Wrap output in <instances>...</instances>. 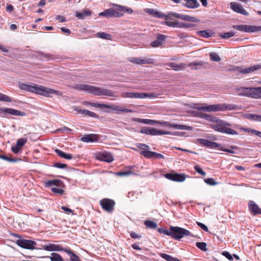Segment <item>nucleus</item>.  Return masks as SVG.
Masks as SVG:
<instances>
[{
  "instance_id": "nucleus-1",
  "label": "nucleus",
  "mask_w": 261,
  "mask_h": 261,
  "mask_svg": "<svg viewBox=\"0 0 261 261\" xmlns=\"http://www.w3.org/2000/svg\"><path fill=\"white\" fill-rule=\"evenodd\" d=\"M19 88L21 90L46 97H51L53 94H56L57 95H62V93L59 91L45 88L42 86L33 83H19Z\"/></svg>"
},
{
  "instance_id": "nucleus-2",
  "label": "nucleus",
  "mask_w": 261,
  "mask_h": 261,
  "mask_svg": "<svg viewBox=\"0 0 261 261\" xmlns=\"http://www.w3.org/2000/svg\"><path fill=\"white\" fill-rule=\"evenodd\" d=\"M191 108L200 111L207 112L231 111L238 109V106L236 105L226 103H219L211 105H207L204 103L201 107L198 106L197 104L194 103L191 106Z\"/></svg>"
},
{
  "instance_id": "nucleus-3",
  "label": "nucleus",
  "mask_w": 261,
  "mask_h": 261,
  "mask_svg": "<svg viewBox=\"0 0 261 261\" xmlns=\"http://www.w3.org/2000/svg\"><path fill=\"white\" fill-rule=\"evenodd\" d=\"M75 89L88 92L89 93L95 95L107 96L110 97H116V92L111 90L105 88H101L97 87L88 85L86 84H77L75 85Z\"/></svg>"
},
{
  "instance_id": "nucleus-4",
  "label": "nucleus",
  "mask_w": 261,
  "mask_h": 261,
  "mask_svg": "<svg viewBox=\"0 0 261 261\" xmlns=\"http://www.w3.org/2000/svg\"><path fill=\"white\" fill-rule=\"evenodd\" d=\"M210 122H213L211 127L217 132L232 135L238 134L237 131L227 127L230 125L229 123L216 117L214 116Z\"/></svg>"
},
{
  "instance_id": "nucleus-5",
  "label": "nucleus",
  "mask_w": 261,
  "mask_h": 261,
  "mask_svg": "<svg viewBox=\"0 0 261 261\" xmlns=\"http://www.w3.org/2000/svg\"><path fill=\"white\" fill-rule=\"evenodd\" d=\"M171 237L175 240H180L185 237L192 236L190 231L178 226H170Z\"/></svg>"
},
{
  "instance_id": "nucleus-6",
  "label": "nucleus",
  "mask_w": 261,
  "mask_h": 261,
  "mask_svg": "<svg viewBox=\"0 0 261 261\" xmlns=\"http://www.w3.org/2000/svg\"><path fill=\"white\" fill-rule=\"evenodd\" d=\"M207 63L202 62V61H198V62H191L190 64L188 65V66L191 67V66H195L194 68H192V69H198L197 66H203L204 67H206V65H207ZM168 66L172 68L173 70L176 71H179L181 70H183L187 66V65L186 64L184 63H180V64H176L175 63H170L168 64Z\"/></svg>"
},
{
  "instance_id": "nucleus-7",
  "label": "nucleus",
  "mask_w": 261,
  "mask_h": 261,
  "mask_svg": "<svg viewBox=\"0 0 261 261\" xmlns=\"http://www.w3.org/2000/svg\"><path fill=\"white\" fill-rule=\"evenodd\" d=\"M173 17L180 18L182 20L190 21V22H199V20L196 18L195 17H193L190 15H185L182 14H178L175 12H169L167 14L165 15L163 18L165 20L168 19H172Z\"/></svg>"
},
{
  "instance_id": "nucleus-8",
  "label": "nucleus",
  "mask_w": 261,
  "mask_h": 261,
  "mask_svg": "<svg viewBox=\"0 0 261 261\" xmlns=\"http://www.w3.org/2000/svg\"><path fill=\"white\" fill-rule=\"evenodd\" d=\"M123 97L131 98H145L155 97L153 93H143L139 92H123L121 94Z\"/></svg>"
},
{
  "instance_id": "nucleus-9",
  "label": "nucleus",
  "mask_w": 261,
  "mask_h": 261,
  "mask_svg": "<svg viewBox=\"0 0 261 261\" xmlns=\"http://www.w3.org/2000/svg\"><path fill=\"white\" fill-rule=\"evenodd\" d=\"M233 28L244 32H255L261 31V26L250 25H233Z\"/></svg>"
},
{
  "instance_id": "nucleus-10",
  "label": "nucleus",
  "mask_w": 261,
  "mask_h": 261,
  "mask_svg": "<svg viewBox=\"0 0 261 261\" xmlns=\"http://www.w3.org/2000/svg\"><path fill=\"white\" fill-rule=\"evenodd\" d=\"M100 204L105 211L112 213L114 211L115 202L112 199L105 198L100 201Z\"/></svg>"
},
{
  "instance_id": "nucleus-11",
  "label": "nucleus",
  "mask_w": 261,
  "mask_h": 261,
  "mask_svg": "<svg viewBox=\"0 0 261 261\" xmlns=\"http://www.w3.org/2000/svg\"><path fill=\"white\" fill-rule=\"evenodd\" d=\"M16 244L21 248L33 250L35 249L36 243L32 240L19 239L16 241Z\"/></svg>"
},
{
  "instance_id": "nucleus-12",
  "label": "nucleus",
  "mask_w": 261,
  "mask_h": 261,
  "mask_svg": "<svg viewBox=\"0 0 261 261\" xmlns=\"http://www.w3.org/2000/svg\"><path fill=\"white\" fill-rule=\"evenodd\" d=\"M165 177L172 181L182 182L186 179L187 175L183 173H166Z\"/></svg>"
},
{
  "instance_id": "nucleus-13",
  "label": "nucleus",
  "mask_w": 261,
  "mask_h": 261,
  "mask_svg": "<svg viewBox=\"0 0 261 261\" xmlns=\"http://www.w3.org/2000/svg\"><path fill=\"white\" fill-rule=\"evenodd\" d=\"M129 61L132 63L138 65L148 64L152 63V60L148 58H130Z\"/></svg>"
},
{
  "instance_id": "nucleus-14",
  "label": "nucleus",
  "mask_w": 261,
  "mask_h": 261,
  "mask_svg": "<svg viewBox=\"0 0 261 261\" xmlns=\"http://www.w3.org/2000/svg\"><path fill=\"white\" fill-rule=\"evenodd\" d=\"M197 141L201 145L211 148H218L220 149L221 145L215 142L211 141L204 139H198Z\"/></svg>"
},
{
  "instance_id": "nucleus-15",
  "label": "nucleus",
  "mask_w": 261,
  "mask_h": 261,
  "mask_svg": "<svg viewBox=\"0 0 261 261\" xmlns=\"http://www.w3.org/2000/svg\"><path fill=\"white\" fill-rule=\"evenodd\" d=\"M98 135L91 134L88 135H83L81 138V141L86 143H93L96 142L99 140Z\"/></svg>"
},
{
  "instance_id": "nucleus-16",
  "label": "nucleus",
  "mask_w": 261,
  "mask_h": 261,
  "mask_svg": "<svg viewBox=\"0 0 261 261\" xmlns=\"http://www.w3.org/2000/svg\"><path fill=\"white\" fill-rule=\"evenodd\" d=\"M230 8L234 12L247 16L248 13L243 8L241 4L236 2L230 3Z\"/></svg>"
},
{
  "instance_id": "nucleus-17",
  "label": "nucleus",
  "mask_w": 261,
  "mask_h": 261,
  "mask_svg": "<svg viewBox=\"0 0 261 261\" xmlns=\"http://www.w3.org/2000/svg\"><path fill=\"white\" fill-rule=\"evenodd\" d=\"M97 158L100 161L108 163H110L114 161L113 155L109 152H105L99 153Z\"/></svg>"
},
{
  "instance_id": "nucleus-18",
  "label": "nucleus",
  "mask_w": 261,
  "mask_h": 261,
  "mask_svg": "<svg viewBox=\"0 0 261 261\" xmlns=\"http://www.w3.org/2000/svg\"><path fill=\"white\" fill-rule=\"evenodd\" d=\"M0 111L1 112L8 113L14 116H24L25 115V113L12 108H1Z\"/></svg>"
},
{
  "instance_id": "nucleus-19",
  "label": "nucleus",
  "mask_w": 261,
  "mask_h": 261,
  "mask_svg": "<svg viewBox=\"0 0 261 261\" xmlns=\"http://www.w3.org/2000/svg\"><path fill=\"white\" fill-rule=\"evenodd\" d=\"M248 207L249 211L256 215L257 214H261V208L255 203L253 201H250L248 203Z\"/></svg>"
},
{
  "instance_id": "nucleus-20",
  "label": "nucleus",
  "mask_w": 261,
  "mask_h": 261,
  "mask_svg": "<svg viewBox=\"0 0 261 261\" xmlns=\"http://www.w3.org/2000/svg\"><path fill=\"white\" fill-rule=\"evenodd\" d=\"M104 108H109L111 109L114 111H119L121 112L132 113L133 112V110H132L128 109L126 108H123L115 105H109L105 104Z\"/></svg>"
},
{
  "instance_id": "nucleus-21",
  "label": "nucleus",
  "mask_w": 261,
  "mask_h": 261,
  "mask_svg": "<svg viewBox=\"0 0 261 261\" xmlns=\"http://www.w3.org/2000/svg\"><path fill=\"white\" fill-rule=\"evenodd\" d=\"M165 39V36L162 34L157 35L156 39L151 43V46L152 47H157L161 46L163 42Z\"/></svg>"
},
{
  "instance_id": "nucleus-22",
  "label": "nucleus",
  "mask_w": 261,
  "mask_h": 261,
  "mask_svg": "<svg viewBox=\"0 0 261 261\" xmlns=\"http://www.w3.org/2000/svg\"><path fill=\"white\" fill-rule=\"evenodd\" d=\"M241 92L239 93V95L245 96L252 98V88L242 87L238 89Z\"/></svg>"
},
{
  "instance_id": "nucleus-23",
  "label": "nucleus",
  "mask_w": 261,
  "mask_h": 261,
  "mask_svg": "<svg viewBox=\"0 0 261 261\" xmlns=\"http://www.w3.org/2000/svg\"><path fill=\"white\" fill-rule=\"evenodd\" d=\"M141 133L151 136H159V129L154 128H144L141 130Z\"/></svg>"
},
{
  "instance_id": "nucleus-24",
  "label": "nucleus",
  "mask_w": 261,
  "mask_h": 261,
  "mask_svg": "<svg viewBox=\"0 0 261 261\" xmlns=\"http://www.w3.org/2000/svg\"><path fill=\"white\" fill-rule=\"evenodd\" d=\"M261 84V80L259 82ZM252 98L256 99H261V87L252 88Z\"/></svg>"
},
{
  "instance_id": "nucleus-25",
  "label": "nucleus",
  "mask_w": 261,
  "mask_h": 261,
  "mask_svg": "<svg viewBox=\"0 0 261 261\" xmlns=\"http://www.w3.org/2000/svg\"><path fill=\"white\" fill-rule=\"evenodd\" d=\"M147 13L149 14H150L154 17H157V18H163L164 17V14L160 12L155 11V10L153 9H147L145 11Z\"/></svg>"
},
{
  "instance_id": "nucleus-26",
  "label": "nucleus",
  "mask_w": 261,
  "mask_h": 261,
  "mask_svg": "<svg viewBox=\"0 0 261 261\" xmlns=\"http://www.w3.org/2000/svg\"><path fill=\"white\" fill-rule=\"evenodd\" d=\"M261 68V65H256L241 70L240 72L243 73H249Z\"/></svg>"
},
{
  "instance_id": "nucleus-27",
  "label": "nucleus",
  "mask_w": 261,
  "mask_h": 261,
  "mask_svg": "<svg viewBox=\"0 0 261 261\" xmlns=\"http://www.w3.org/2000/svg\"><path fill=\"white\" fill-rule=\"evenodd\" d=\"M63 184V182L60 180L53 179L45 182V186L46 187H49L52 186H61Z\"/></svg>"
},
{
  "instance_id": "nucleus-28",
  "label": "nucleus",
  "mask_w": 261,
  "mask_h": 261,
  "mask_svg": "<svg viewBox=\"0 0 261 261\" xmlns=\"http://www.w3.org/2000/svg\"><path fill=\"white\" fill-rule=\"evenodd\" d=\"M55 152L59 156L62 158L67 160H70L72 159V155L71 154H67L59 149H56L55 150Z\"/></svg>"
},
{
  "instance_id": "nucleus-29",
  "label": "nucleus",
  "mask_w": 261,
  "mask_h": 261,
  "mask_svg": "<svg viewBox=\"0 0 261 261\" xmlns=\"http://www.w3.org/2000/svg\"><path fill=\"white\" fill-rule=\"evenodd\" d=\"M196 116L199 118L204 119L210 122L212 120L214 117L212 115L202 112H197L196 114Z\"/></svg>"
},
{
  "instance_id": "nucleus-30",
  "label": "nucleus",
  "mask_w": 261,
  "mask_h": 261,
  "mask_svg": "<svg viewBox=\"0 0 261 261\" xmlns=\"http://www.w3.org/2000/svg\"><path fill=\"white\" fill-rule=\"evenodd\" d=\"M79 113L84 116H87L90 117H97V115L93 112L87 110H78Z\"/></svg>"
},
{
  "instance_id": "nucleus-31",
  "label": "nucleus",
  "mask_w": 261,
  "mask_h": 261,
  "mask_svg": "<svg viewBox=\"0 0 261 261\" xmlns=\"http://www.w3.org/2000/svg\"><path fill=\"white\" fill-rule=\"evenodd\" d=\"M153 151H151L148 150H142L140 151V154L143 155L148 159H153L154 155Z\"/></svg>"
},
{
  "instance_id": "nucleus-32",
  "label": "nucleus",
  "mask_w": 261,
  "mask_h": 261,
  "mask_svg": "<svg viewBox=\"0 0 261 261\" xmlns=\"http://www.w3.org/2000/svg\"><path fill=\"white\" fill-rule=\"evenodd\" d=\"M172 128L181 130H193V127L192 126L178 124H173Z\"/></svg>"
},
{
  "instance_id": "nucleus-33",
  "label": "nucleus",
  "mask_w": 261,
  "mask_h": 261,
  "mask_svg": "<svg viewBox=\"0 0 261 261\" xmlns=\"http://www.w3.org/2000/svg\"><path fill=\"white\" fill-rule=\"evenodd\" d=\"M112 5L115 7V9H114V11L116 12L119 13L120 15V17L122 16L124 13V6L114 4H113Z\"/></svg>"
},
{
  "instance_id": "nucleus-34",
  "label": "nucleus",
  "mask_w": 261,
  "mask_h": 261,
  "mask_svg": "<svg viewBox=\"0 0 261 261\" xmlns=\"http://www.w3.org/2000/svg\"><path fill=\"white\" fill-rule=\"evenodd\" d=\"M106 11L107 13V17H120V15L119 14V13L116 12L113 9H108Z\"/></svg>"
},
{
  "instance_id": "nucleus-35",
  "label": "nucleus",
  "mask_w": 261,
  "mask_h": 261,
  "mask_svg": "<svg viewBox=\"0 0 261 261\" xmlns=\"http://www.w3.org/2000/svg\"><path fill=\"white\" fill-rule=\"evenodd\" d=\"M51 261H64L62 256L58 253H52L50 256H48Z\"/></svg>"
},
{
  "instance_id": "nucleus-36",
  "label": "nucleus",
  "mask_w": 261,
  "mask_h": 261,
  "mask_svg": "<svg viewBox=\"0 0 261 261\" xmlns=\"http://www.w3.org/2000/svg\"><path fill=\"white\" fill-rule=\"evenodd\" d=\"M145 225L149 228L155 229L158 227V224L156 223L150 221V220H146L144 222Z\"/></svg>"
},
{
  "instance_id": "nucleus-37",
  "label": "nucleus",
  "mask_w": 261,
  "mask_h": 261,
  "mask_svg": "<svg viewBox=\"0 0 261 261\" xmlns=\"http://www.w3.org/2000/svg\"><path fill=\"white\" fill-rule=\"evenodd\" d=\"M164 24L173 28H180V27L181 25L180 24V23L177 22V21H166L164 22Z\"/></svg>"
},
{
  "instance_id": "nucleus-38",
  "label": "nucleus",
  "mask_w": 261,
  "mask_h": 261,
  "mask_svg": "<svg viewBox=\"0 0 261 261\" xmlns=\"http://www.w3.org/2000/svg\"><path fill=\"white\" fill-rule=\"evenodd\" d=\"M212 33L207 30L200 31L198 32V34L204 38H209L212 36Z\"/></svg>"
},
{
  "instance_id": "nucleus-39",
  "label": "nucleus",
  "mask_w": 261,
  "mask_h": 261,
  "mask_svg": "<svg viewBox=\"0 0 261 261\" xmlns=\"http://www.w3.org/2000/svg\"><path fill=\"white\" fill-rule=\"evenodd\" d=\"M210 60L215 62H219L221 61L220 56L216 53L212 52L210 53Z\"/></svg>"
},
{
  "instance_id": "nucleus-40",
  "label": "nucleus",
  "mask_w": 261,
  "mask_h": 261,
  "mask_svg": "<svg viewBox=\"0 0 261 261\" xmlns=\"http://www.w3.org/2000/svg\"><path fill=\"white\" fill-rule=\"evenodd\" d=\"M234 35L235 33L233 32H229L224 33H221L219 35V36L223 39H228L234 36Z\"/></svg>"
},
{
  "instance_id": "nucleus-41",
  "label": "nucleus",
  "mask_w": 261,
  "mask_h": 261,
  "mask_svg": "<svg viewBox=\"0 0 261 261\" xmlns=\"http://www.w3.org/2000/svg\"><path fill=\"white\" fill-rule=\"evenodd\" d=\"M68 254L70 255V261H82L79 257L76 255L72 251H68Z\"/></svg>"
},
{
  "instance_id": "nucleus-42",
  "label": "nucleus",
  "mask_w": 261,
  "mask_h": 261,
  "mask_svg": "<svg viewBox=\"0 0 261 261\" xmlns=\"http://www.w3.org/2000/svg\"><path fill=\"white\" fill-rule=\"evenodd\" d=\"M248 118L251 120L261 122V115L249 114Z\"/></svg>"
},
{
  "instance_id": "nucleus-43",
  "label": "nucleus",
  "mask_w": 261,
  "mask_h": 261,
  "mask_svg": "<svg viewBox=\"0 0 261 261\" xmlns=\"http://www.w3.org/2000/svg\"><path fill=\"white\" fill-rule=\"evenodd\" d=\"M56 245L54 244H49L43 246V248L48 251H53L55 250Z\"/></svg>"
},
{
  "instance_id": "nucleus-44",
  "label": "nucleus",
  "mask_w": 261,
  "mask_h": 261,
  "mask_svg": "<svg viewBox=\"0 0 261 261\" xmlns=\"http://www.w3.org/2000/svg\"><path fill=\"white\" fill-rule=\"evenodd\" d=\"M97 36L102 39L110 40L111 36L110 35L105 32H99L97 33Z\"/></svg>"
},
{
  "instance_id": "nucleus-45",
  "label": "nucleus",
  "mask_w": 261,
  "mask_h": 261,
  "mask_svg": "<svg viewBox=\"0 0 261 261\" xmlns=\"http://www.w3.org/2000/svg\"><path fill=\"white\" fill-rule=\"evenodd\" d=\"M27 142V139L26 138H20L17 140L16 145L21 148Z\"/></svg>"
},
{
  "instance_id": "nucleus-46",
  "label": "nucleus",
  "mask_w": 261,
  "mask_h": 261,
  "mask_svg": "<svg viewBox=\"0 0 261 261\" xmlns=\"http://www.w3.org/2000/svg\"><path fill=\"white\" fill-rule=\"evenodd\" d=\"M0 101L5 102H11L12 99L9 96L0 93Z\"/></svg>"
},
{
  "instance_id": "nucleus-47",
  "label": "nucleus",
  "mask_w": 261,
  "mask_h": 261,
  "mask_svg": "<svg viewBox=\"0 0 261 261\" xmlns=\"http://www.w3.org/2000/svg\"><path fill=\"white\" fill-rule=\"evenodd\" d=\"M196 246L202 251H206V244L204 242H197Z\"/></svg>"
},
{
  "instance_id": "nucleus-48",
  "label": "nucleus",
  "mask_w": 261,
  "mask_h": 261,
  "mask_svg": "<svg viewBox=\"0 0 261 261\" xmlns=\"http://www.w3.org/2000/svg\"><path fill=\"white\" fill-rule=\"evenodd\" d=\"M51 191L54 193H56L57 194L62 195L64 194V190L62 189L58 188H55V187H52L51 188Z\"/></svg>"
},
{
  "instance_id": "nucleus-49",
  "label": "nucleus",
  "mask_w": 261,
  "mask_h": 261,
  "mask_svg": "<svg viewBox=\"0 0 261 261\" xmlns=\"http://www.w3.org/2000/svg\"><path fill=\"white\" fill-rule=\"evenodd\" d=\"M56 251H64L68 254V251H71V250L69 249L63 248L61 246L59 245H56L55 246V250Z\"/></svg>"
},
{
  "instance_id": "nucleus-50",
  "label": "nucleus",
  "mask_w": 261,
  "mask_h": 261,
  "mask_svg": "<svg viewBox=\"0 0 261 261\" xmlns=\"http://www.w3.org/2000/svg\"><path fill=\"white\" fill-rule=\"evenodd\" d=\"M204 182L207 184L211 186H215L217 184V182L215 180L214 178H207L204 179Z\"/></svg>"
},
{
  "instance_id": "nucleus-51",
  "label": "nucleus",
  "mask_w": 261,
  "mask_h": 261,
  "mask_svg": "<svg viewBox=\"0 0 261 261\" xmlns=\"http://www.w3.org/2000/svg\"><path fill=\"white\" fill-rule=\"evenodd\" d=\"M133 120L134 121L138 122L144 123V124H149V123H150L149 121V119L134 118L133 119Z\"/></svg>"
},
{
  "instance_id": "nucleus-52",
  "label": "nucleus",
  "mask_w": 261,
  "mask_h": 261,
  "mask_svg": "<svg viewBox=\"0 0 261 261\" xmlns=\"http://www.w3.org/2000/svg\"><path fill=\"white\" fill-rule=\"evenodd\" d=\"M160 256L164 259H166L167 261H173L174 257L171 256L170 255L165 254V253H161Z\"/></svg>"
},
{
  "instance_id": "nucleus-53",
  "label": "nucleus",
  "mask_w": 261,
  "mask_h": 261,
  "mask_svg": "<svg viewBox=\"0 0 261 261\" xmlns=\"http://www.w3.org/2000/svg\"><path fill=\"white\" fill-rule=\"evenodd\" d=\"M194 169L199 174L201 175L205 176L206 175L205 172L201 168L199 165H196L194 166Z\"/></svg>"
},
{
  "instance_id": "nucleus-54",
  "label": "nucleus",
  "mask_w": 261,
  "mask_h": 261,
  "mask_svg": "<svg viewBox=\"0 0 261 261\" xmlns=\"http://www.w3.org/2000/svg\"><path fill=\"white\" fill-rule=\"evenodd\" d=\"M0 159L4 160L5 161H6L7 162H14L16 161V159H15L11 158L10 157L7 156V155H3V154H1V155L0 156Z\"/></svg>"
},
{
  "instance_id": "nucleus-55",
  "label": "nucleus",
  "mask_w": 261,
  "mask_h": 261,
  "mask_svg": "<svg viewBox=\"0 0 261 261\" xmlns=\"http://www.w3.org/2000/svg\"><path fill=\"white\" fill-rule=\"evenodd\" d=\"M158 230L159 232H160V233H162V234H166L167 236H169L171 237V230L170 229L169 231V230H167L164 228H159Z\"/></svg>"
},
{
  "instance_id": "nucleus-56",
  "label": "nucleus",
  "mask_w": 261,
  "mask_h": 261,
  "mask_svg": "<svg viewBox=\"0 0 261 261\" xmlns=\"http://www.w3.org/2000/svg\"><path fill=\"white\" fill-rule=\"evenodd\" d=\"M133 173L131 171H120L116 173V174L118 176H128L130 175Z\"/></svg>"
},
{
  "instance_id": "nucleus-57",
  "label": "nucleus",
  "mask_w": 261,
  "mask_h": 261,
  "mask_svg": "<svg viewBox=\"0 0 261 261\" xmlns=\"http://www.w3.org/2000/svg\"><path fill=\"white\" fill-rule=\"evenodd\" d=\"M86 105H90L92 107H94L96 108H104L105 104H101L98 103H90V102H86Z\"/></svg>"
},
{
  "instance_id": "nucleus-58",
  "label": "nucleus",
  "mask_w": 261,
  "mask_h": 261,
  "mask_svg": "<svg viewBox=\"0 0 261 261\" xmlns=\"http://www.w3.org/2000/svg\"><path fill=\"white\" fill-rule=\"evenodd\" d=\"M137 146L143 150H148L150 148L148 145L143 143H138Z\"/></svg>"
},
{
  "instance_id": "nucleus-59",
  "label": "nucleus",
  "mask_w": 261,
  "mask_h": 261,
  "mask_svg": "<svg viewBox=\"0 0 261 261\" xmlns=\"http://www.w3.org/2000/svg\"><path fill=\"white\" fill-rule=\"evenodd\" d=\"M180 24L181 26L180 27V28H192L195 26V24H192V23H180Z\"/></svg>"
},
{
  "instance_id": "nucleus-60",
  "label": "nucleus",
  "mask_w": 261,
  "mask_h": 261,
  "mask_svg": "<svg viewBox=\"0 0 261 261\" xmlns=\"http://www.w3.org/2000/svg\"><path fill=\"white\" fill-rule=\"evenodd\" d=\"M54 166L58 168H64L67 167V165L60 163H56L54 164Z\"/></svg>"
},
{
  "instance_id": "nucleus-61",
  "label": "nucleus",
  "mask_w": 261,
  "mask_h": 261,
  "mask_svg": "<svg viewBox=\"0 0 261 261\" xmlns=\"http://www.w3.org/2000/svg\"><path fill=\"white\" fill-rule=\"evenodd\" d=\"M220 150L223 151L227 152L229 153H232V154L235 153V152L234 151H233L232 150L225 148L223 147L222 145H221Z\"/></svg>"
},
{
  "instance_id": "nucleus-62",
  "label": "nucleus",
  "mask_w": 261,
  "mask_h": 261,
  "mask_svg": "<svg viewBox=\"0 0 261 261\" xmlns=\"http://www.w3.org/2000/svg\"><path fill=\"white\" fill-rule=\"evenodd\" d=\"M197 224L203 230H204L205 231H208V227L205 224H203L202 223L199 222H197Z\"/></svg>"
},
{
  "instance_id": "nucleus-63",
  "label": "nucleus",
  "mask_w": 261,
  "mask_h": 261,
  "mask_svg": "<svg viewBox=\"0 0 261 261\" xmlns=\"http://www.w3.org/2000/svg\"><path fill=\"white\" fill-rule=\"evenodd\" d=\"M222 254L230 260L233 259L231 255L227 251H223Z\"/></svg>"
},
{
  "instance_id": "nucleus-64",
  "label": "nucleus",
  "mask_w": 261,
  "mask_h": 261,
  "mask_svg": "<svg viewBox=\"0 0 261 261\" xmlns=\"http://www.w3.org/2000/svg\"><path fill=\"white\" fill-rule=\"evenodd\" d=\"M21 148L20 147L17 146V145H16L11 147V150L14 153H18V152L21 150Z\"/></svg>"
}]
</instances>
